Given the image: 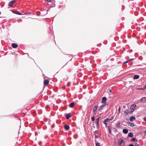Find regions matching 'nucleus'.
I'll list each match as a JSON object with an SVG mask.
<instances>
[{
    "mask_svg": "<svg viewBox=\"0 0 146 146\" xmlns=\"http://www.w3.org/2000/svg\"><path fill=\"white\" fill-rule=\"evenodd\" d=\"M118 144L119 146H124L125 143L124 141L121 138H119L118 140Z\"/></svg>",
    "mask_w": 146,
    "mask_h": 146,
    "instance_id": "f257e3e1",
    "label": "nucleus"
},
{
    "mask_svg": "<svg viewBox=\"0 0 146 146\" xmlns=\"http://www.w3.org/2000/svg\"><path fill=\"white\" fill-rule=\"evenodd\" d=\"M136 106V105L135 104H133L132 105L130 108V109L131 110V112H133Z\"/></svg>",
    "mask_w": 146,
    "mask_h": 146,
    "instance_id": "f03ea898",
    "label": "nucleus"
},
{
    "mask_svg": "<svg viewBox=\"0 0 146 146\" xmlns=\"http://www.w3.org/2000/svg\"><path fill=\"white\" fill-rule=\"evenodd\" d=\"M113 116H111L110 119L107 118V119H106L104 120V121L103 122V123H106V122H109L110 121L112 120L113 119Z\"/></svg>",
    "mask_w": 146,
    "mask_h": 146,
    "instance_id": "7ed1b4c3",
    "label": "nucleus"
},
{
    "mask_svg": "<svg viewBox=\"0 0 146 146\" xmlns=\"http://www.w3.org/2000/svg\"><path fill=\"white\" fill-rule=\"evenodd\" d=\"M120 121H118L116 123V127L117 128H119L120 127Z\"/></svg>",
    "mask_w": 146,
    "mask_h": 146,
    "instance_id": "20e7f679",
    "label": "nucleus"
},
{
    "mask_svg": "<svg viewBox=\"0 0 146 146\" xmlns=\"http://www.w3.org/2000/svg\"><path fill=\"white\" fill-rule=\"evenodd\" d=\"M12 47L14 48H16L18 46V45L16 43H13L11 45Z\"/></svg>",
    "mask_w": 146,
    "mask_h": 146,
    "instance_id": "39448f33",
    "label": "nucleus"
},
{
    "mask_svg": "<svg viewBox=\"0 0 146 146\" xmlns=\"http://www.w3.org/2000/svg\"><path fill=\"white\" fill-rule=\"evenodd\" d=\"M106 98L105 97H103L102 98V103H105L106 104V103H105V102L106 101Z\"/></svg>",
    "mask_w": 146,
    "mask_h": 146,
    "instance_id": "423d86ee",
    "label": "nucleus"
},
{
    "mask_svg": "<svg viewBox=\"0 0 146 146\" xmlns=\"http://www.w3.org/2000/svg\"><path fill=\"white\" fill-rule=\"evenodd\" d=\"M135 117L132 116L130 118V120L131 121H133L134 120H135Z\"/></svg>",
    "mask_w": 146,
    "mask_h": 146,
    "instance_id": "0eeeda50",
    "label": "nucleus"
},
{
    "mask_svg": "<svg viewBox=\"0 0 146 146\" xmlns=\"http://www.w3.org/2000/svg\"><path fill=\"white\" fill-rule=\"evenodd\" d=\"M127 125L128 126L131 127H133L135 126L134 124L132 123H128Z\"/></svg>",
    "mask_w": 146,
    "mask_h": 146,
    "instance_id": "6e6552de",
    "label": "nucleus"
},
{
    "mask_svg": "<svg viewBox=\"0 0 146 146\" xmlns=\"http://www.w3.org/2000/svg\"><path fill=\"white\" fill-rule=\"evenodd\" d=\"M100 118V117H99L96 119L97 127H98V128L99 127V120Z\"/></svg>",
    "mask_w": 146,
    "mask_h": 146,
    "instance_id": "1a4fd4ad",
    "label": "nucleus"
},
{
    "mask_svg": "<svg viewBox=\"0 0 146 146\" xmlns=\"http://www.w3.org/2000/svg\"><path fill=\"white\" fill-rule=\"evenodd\" d=\"M139 76L137 75H135L133 77V79H138L139 78Z\"/></svg>",
    "mask_w": 146,
    "mask_h": 146,
    "instance_id": "9d476101",
    "label": "nucleus"
},
{
    "mask_svg": "<svg viewBox=\"0 0 146 146\" xmlns=\"http://www.w3.org/2000/svg\"><path fill=\"white\" fill-rule=\"evenodd\" d=\"M71 115L70 113H68V115H66V118L67 119H68L69 117H71Z\"/></svg>",
    "mask_w": 146,
    "mask_h": 146,
    "instance_id": "9b49d317",
    "label": "nucleus"
},
{
    "mask_svg": "<svg viewBox=\"0 0 146 146\" xmlns=\"http://www.w3.org/2000/svg\"><path fill=\"white\" fill-rule=\"evenodd\" d=\"M15 0H13L11 1V2H10L9 3V6H11L15 2Z\"/></svg>",
    "mask_w": 146,
    "mask_h": 146,
    "instance_id": "f8f14e48",
    "label": "nucleus"
},
{
    "mask_svg": "<svg viewBox=\"0 0 146 146\" xmlns=\"http://www.w3.org/2000/svg\"><path fill=\"white\" fill-rule=\"evenodd\" d=\"M106 105V104L105 103H104V104L103 105H102L99 108V110H102L103 108V107L104 106H105Z\"/></svg>",
    "mask_w": 146,
    "mask_h": 146,
    "instance_id": "ddd939ff",
    "label": "nucleus"
},
{
    "mask_svg": "<svg viewBox=\"0 0 146 146\" xmlns=\"http://www.w3.org/2000/svg\"><path fill=\"white\" fill-rule=\"evenodd\" d=\"M123 132L125 134H127L128 132V131L127 129H124L123 130Z\"/></svg>",
    "mask_w": 146,
    "mask_h": 146,
    "instance_id": "4468645a",
    "label": "nucleus"
},
{
    "mask_svg": "<svg viewBox=\"0 0 146 146\" xmlns=\"http://www.w3.org/2000/svg\"><path fill=\"white\" fill-rule=\"evenodd\" d=\"M49 83V81L48 80H45L44 82V84L45 85H47Z\"/></svg>",
    "mask_w": 146,
    "mask_h": 146,
    "instance_id": "2eb2a0df",
    "label": "nucleus"
},
{
    "mask_svg": "<svg viewBox=\"0 0 146 146\" xmlns=\"http://www.w3.org/2000/svg\"><path fill=\"white\" fill-rule=\"evenodd\" d=\"M13 12L16 14L19 15H21L22 14L20 12H19L18 11H13Z\"/></svg>",
    "mask_w": 146,
    "mask_h": 146,
    "instance_id": "dca6fc26",
    "label": "nucleus"
},
{
    "mask_svg": "<svg viewBox=\"0 0 146 146\" xmlns=\"http://www.w3.org/2000/svg\"><path fill=\"white\" fill-rule=\"evenodd\" d=\"M64 127L66 130H68L69 128V127L67 125H65Z\"/></svg>",
    "mask_w": 146,
    "mask_h": 146,
    "instance_id": "f3484780",
    "label": "nucleus"
},
{
    "mask_svg": "<svg viewBox=\"0 0 146 146\" xmlns=\"http://www.w3.org/2000/svg\"><path fill=\"white\" fill-rule=\"evenodd\" d=\"M133 60H134V59H130L129 60H128L126 61H125V62H123V64H124L125 63H127L129 62V61Z\"/></svg>",
    "mask_w": 146,
    "mask_h": 146,
    "instance_id": "a211bd4d",
    "label": "nucleus"
},
{
    "mask_svg": "<svg viewBox=\"0 0 146 146\" xmlns=\"http://www.w3.org/2000/svg\"><path fill=\"white\" fill-rule=\"evenodd\" d=\"M74 105V103L73 102L71 103L69 105V106L71 108H72Z\"/></svg>",
    "mask_w": 146,
    "mask_h": 146,
    "instance_id": "6ab92c4d",
    "label": "nucleus"
},
{
    "mask_svg": "<svg viewBox=\"0 0 146 146\" xmlns=\"http://www.w3.org/2000/svg\"><path fill=\"white\" fill-rule=\"evenodd\" d=\"M131 140L133 141H135V142H137V139L134 138L131 139Z\"/></svg>",
    "mask_w": 146,
    "mask_h": 146,
    "instance_id": "aec40b11",
    "label": "nucleus"
},
{
    "mask_svg": "<svg viewBox=\"0 0 146 146\" xmlns=\"http://www.w3.org/2000/svg\"><path fill=\"white\" fill-rule=\"evenodd\" d=\"M129 111L127 110H125L124 112V113L126 114H127L129 113Z\"/></svg>",
    "mask_w": 146,
    "mask_h": 146,
    "instance_id": "412c9836",
    "label": "nucleus"
},
{
    "mask_svg": "<svg viewBox=\"0 0 146 146\" xmlns=\"http://www.w3.org/2000/svg\"><path fill=\"white\" fill-rule=\"evenodd\" d=\"M128 136L130 137H132L133 136V134L131 133H128Z\"/></svg>",
    "mask_w": 146,
    "mask_h": 146,
    "instance_id": "4be33fe9",
    "label": "nucleus"
},
{
    "mask_svg": "<svg viewBox=\"0 0 146 146\" xmlns=\"http://www.w3.org/2000/svg\"><path fill=\"white\" fill-rule=\"evenodd\" d=\"M97 109V107L96 106H94L93 109V111L94 112H95L96 111Z\"/></svg>",
    "mask_w": 146,
    "mask_h": 146,
    "instance_id": "5701e85b",
    "label": "nucleus"
},
{
    "mask_svg": "<svg viewBox=\"0 0 146 146\" xmlns=\"http://www.w3.org/2000/svg\"><path fill=\"white\" fill-rule=\"evenodd\" d=\"M146 99V97H143V98H141L140 100H141V101H143L144 100H145Z\"/></svg>",
    "mask_w": 146,
    "mask_h": 146,
    "instance_id": "b1692460",
    "label": "nucleus"
},
{
    "mask_svg": "<svg viewBox=\"0 0 146 146\" xmlns=\"http://www.w3.org/2000/svg\"><path fill=\"white\" fill-rule=\"evenodd\" d=\"M91 119H92V121H94V120H95V117H94V116H93L92 117V118H91Z\"/></svg>",
    "mask_w": 146,
    "mask_h": 146,
    "instance_id": "393cba45",
    "label": "nucleus"
},
{
    "mask_svg": "<svg viewBox=\"0 0 146 146\" xmlns=\"http://www.w3.org/2000/svg\"><path fill=\"white\" fill-rule=\"evenodd\" d=\"M96 146H100V143H98L97 142L96 143Z\"/></svg>",
    "mask_w": 146,
    "mask_h": 146,
    "instance_id": "a878e982",
    "label": "nucleus"
},
{
    "mask_svg": "<svg viewBox=\"0 0 146 146\" xmlns=\"http://www.w3.org/2000/svg\"><path fill=\"white\" fill-rule=\"evenodd\" d=\"M45 1L49 2H51V0H44Z\"/></svg>",
    "mask_w": 146,
    "mask_h": 146,
    "instance_id": "bb28decb",
    "label": "nucleus"
},
{
    "mask_svg": "<svg viewBox=\"0 0 146 146\" xmlns=\"http://www.w3.org/2000/svg\"><path fill=\"white\" fill-rule=\"evenodd\" d=\"M146 88L145 87V86L144 87V88H141V89L142 90H145V89Z\"/></svg>",
    "mask_w": 146,
    "mask_h": 146,
    "instance_id": "cd10ccee",
    "label": "nucleus"
},
{
    "mask_svg": "<svg viewBox=\"0 0 146 146\" xmlns=\"http://www.w3.org/2000/svg\"><path fill=\"white\" fill-rule=\"evenodd\" d=\"M120 110H121V108H120L119 107V112L118 113L119 114L120 113Z\"/></svg>",
    "mask_w": 146,
    "mask_h": 146,
    "instance_id": "c85d7f7f",
    "label": "nucleus"
},
{
    "mask_svg": "<svg viewBox=\"0 0 146 146\" xmlns=\"http://www.w3.org/2000/svg\"><path fill=\"white\" fill-rule=\"evenodd\" d=\"M139 145L137 143H135V146H138Z\"/></svg>",
    "mask_w": 146,
    "mask_h": 146,
    "instance_id": "c756f323",
    "label": "nucleus"
},
{
    "mask_svg": "<svg viewBox=\"0 0 146 146\" xmlns=\"http://www.w3.org/2000/svg\"><path fill=\"white\" fill-rule=\"evenodd\" d=\"M144 120L146 122V117L144 118Z\"/></svg>",
    "mask_w": 146,
    "mask_h": 146,
    "instance_id": "7c9ffc66",
    "label": "nucleus"
},
{
    "mask_svg": "<svg viewBox=\"0 0 146 146\" xmlns=\"http://www.w3.org/2000/svg\"><path fill=\"white\" fill-rule=\"evenodd\" d=\"M108 128H109V130H110V129L111 130V127L110 126H109L108 127Z\"/></svg>",
    "mask_w": 146,
    "mask_h": 146,
    "instance_id": "2f4dec72",
    "label": "nucleus"
},
{
    "mask_svg": "<svg viewBox=\"0 0 146 146\" xmlns=\"http://www.w3.org/2000/svg\"><path fill=\"white\" fill-rule=\"evenodd\" d=\"M129 146H134L133 144H130L129 145Z\"/></svg>",
    "mask_w": 146,
    "mask_h": 146,
    "instance_id": "473e14b6",
    "label": "nucleus"
},
{
    "mask_svg": "<svg viewBox=\"0 0 146 146\" xmlns=\"http://www.w3.org/2000/svg\"><path fill=\"white\" fill-rule=\"evenodd\" d=\"M109 130V132H110V133H111V130H110H110Z\"/></svg>",
    "mask_w": 146,
    "mask_h": 146,
    "instance_id": "72a5a7b5",
    "label": "nucleus"
},
{
    "mask_svg": "<svg viewBox=\"0 0 146 146\" xmlns=\"http://www.w3.org/2000/svg\"><path fill=\"white\" fill-rule=\"evenodd\" d=\"M110 92H112V90H110Z\"/></svg>",
    "mask_w": 146,
    "mask_h": 146,
    "instance_id": "f704fd0d",
    "label": "nucleus"
},
{
    "mask_svg": "<svg viewBox=\"0 0 146 146\" xmlns=\"http://www.w3.org/2000/svg\"><path fill=\"white\" fill-rule=\"evenodd\" d=\"M141 88H137V90H141Z\"/></svg>",
    "mask_w": 146,
    "mask_h": 146,
    "instance_id": "c9c22d12",
    "label": "nucleus"
},
{
    "mask_svg": "<svg viewBox=\"0 0 146 146\" xmlns=\"http://www.w3.org/2000/svg\"><path fill=\"white\" fill-rule=\"evenodd\" d=\"M106 125V126L107 124L106 123H104Z\"/></svg>",
    "mask_w": 146,
    "mask_h": 146,
    "instance_id": "e433bc0d",
    "label": "nucleus"
},
{
    "mask_svg": "<svg viewBox=\"0 0 146 146\" xmlns=\"http://www.w3.org/2000/svg\"><path fill=\"white\" fill-rule=\"evenodd\" d=\"M144 86L146 88V84Z\"/></svg>",
    "mask_w": 146,
    "mask_h": 146,
    "instance_id": "4c0bfd02",
    "label": "nucleus"
},
{
    "mask_svg": "<svg viewBox=\"0 0 146 146\" xmlns=\"http://www.w3.org/2000/svg\"><path fill=\"white\" fill-rule=\"evenodd\" d=\"M91 63L89 61V62H87V63Z\"/></svg>",
    "mask_w": 146,
    "mask_h": 146,
    "instance_id": "58836bf2",
    "label": "nucleus"
},
{
    "mask_svg": "<svg viewBox=\"0 0 146 146\" xmlns=\"http://www.w3.org/2000/svg\"><path fill=\"white\" fill-rule=\"evenodd\" d=\"M123 107L124 108H125V106H123Z\"/></svg>",
    "mask_w": 146,
    "mask_h": 146,
    "instance_id": "ea45409f",
    "label": "nucleus"
}]
</instances>
